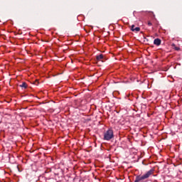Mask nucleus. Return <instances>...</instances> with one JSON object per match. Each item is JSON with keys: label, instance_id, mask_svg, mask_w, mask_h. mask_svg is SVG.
<instances>
[{"label": "nucleus", "instance_id": "obj_1", "mask_svg": "<svg viewBox=\"0 0 182 182\" xmlns=\"http://www.w3.org/2000/svg\"><path fill=\"white\" fill-rule=\"evenodd\" d=\"M154 168H151L149 171L145 173L143 176H136V179L134 182H140L143 181V180H146V178H149L151 174H154Z\"/></svg>", "mask_w": 182, "mask_h": 182}, {"label": "nucleus", "instance_id": "obj_2", "mask_svg": "<svg viewBox=\"0 0 182 182\" xmlns=\"http://www.w3.org/2000/svg\"><path fill=\"white\" fill-rule=\"evenodd\" d=\"M114 132L112 129H109L108 130H107V132H105V134H104V140H111L112 139H114Z\"/></svg>", "mask_w": 182, "mask_h": 182}, {"label": "nucleus", "instance_id": "obj_3", "mask_svg": "<svg viewBox=\"0 0 182 182\" xmlns=\"http://www.w3.org/2000/svg\"><path fill=\"white\" fill-rule=\"evenodd\" d=\"M96 59L98 62H101L104 59V54H99L96 55Z\"/></svg>", "mask_w": 182, "mask_h": 182}, {"label": "nucleus", "instance_id": "obj_4", "mask_svg": "<svg viewBox=\"0 0 182 182\" xmlns=\"http://www.w3.org/2000/svg\"><path fill=\"white\" fill-rule=\"evenodd\" d=\"M131 30H132V31H140V27H135L134 24H132Z\"/></svg>", "mask_w": 182, "mask_h": 182}, {"label": "nucleus", "instance_id": "obj_5", "mask_svg": "<svg viewBox=\"0 0 182 182\" xmlns=\"http://www.w3.org/2000/svg\"><path fill=\"white\" fill-rule=\"evenodd\" d=\"M161 43V38H155L154 41V43L156 44V46H160Z\"/></svg>", "mask_w": 182, "mask_h": 182}, {"label": "nucleus", "instance_id": "obj_6", "mask_svg": "<svg viewBox=\"0 0 182 182\" xmlns=\"http://www.w3.org/2000/svg\"><path fill=\"white\" fill-rule=\"evenodd\" d=\"M20 87H22L23 89H27L28 85L25 82H23L21 85H20Z\"/></svg>", "mask_w": 182, "mask_h": 182}, {"label": "nucleus", "instance_id": "obj_7", "mask_svg": "<svg viewBox=\"0 0 182 182\" xmlns=\"http://www.w3.org/2000/svg\"><path fill=\"white\" fill-rule=\"evenodd\" d=\"M148 25H149V26H152L151 21H148Z\"/></svg>", "mask_w": 182, "mask_h": 182}, {"label": "nucleus", "instance_id": "obj_8", "mask_svg": "<svg viewBox=\"0 0 182 182\" xmlns=\"http://www.w3.org/2000/svg\"><path fill=\"white\" fill-rule=\"evenodd\" d=\"M176 50H180V47H175Z\"/></svg>", "mask_w": 182, "mask_h": 182}, {"label": "nucleus", "instance_id": "obj_9", "mask_svg": "<svg viewBox=\"0 0 182 182\" xmlns=\"http://www.w3.org/2000/svg\"><path fill=\"white\" fill-rule=\"evenodd\" d=\"M173 46H176V44H173Z\"/></svg>", "mask_w": 182, "mask_h": 182}]
</instances>
